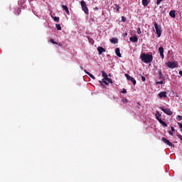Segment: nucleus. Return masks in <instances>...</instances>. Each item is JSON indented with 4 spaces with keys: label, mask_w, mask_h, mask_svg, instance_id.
Returning a JSON list of instances; mask_svg holds the SVG:
<instances>
[{
    "label": "nucleus",
    "mask_w": 182,
    "mask_h": 182,
    "mask_svg": "<svg viewBox=\"0 0 182 182\" xmlns=\"http://www.w3.org/2000/svg\"><path fill=\"white\" fill-rule=\"evenodd\" d=\"M21 9H18V11H17L18 15H19L21 14Z\"/></svg>",
    "instance_id": "79ce46f5"
},
{
    "label": "nucleus",
    "mask_w": 182,
    "mask_h": 182,
    "mask_svg": "<svg viewBox=\"0 0 182 182\" xmlns=\"http://www.w3.org/2000/svg\"><path fill=\"white\" fill-rule=\"evenodd\" d=\"M50 43H53L54 45H59V43H58V42L55 41V40L53 39H50Z\"/></svg>",
    "instance_id": "b1692460"
},
{
    "label": "nucleus",
    "mask_w": 182,
    "mask_h": 182,
    "mask_svg": "<svg viewBox=\"0 0 182 182\" xmlns=\"http://www.w3.org/2000/svg\"><path fill=\"white\" fill-rule=\"evenodd\" d=\"M55 26L58 29V31H62V27H60V24H55Z\"/></svg>",
    "instance_id": "393cba45"
},
{
    "label": "nucleus",
    "mask_w": 182,
    "mask_h": 182,
    "mask_svg": "<svg viewBox=\"0 0 182 182\" xmlns=\"http://www.w3.org/2000/svg\"><path fill=\"white\" fill-rule=\"evenodd\" d=\"M162 141L167 144L168 146H170V147H174V144L171 143L168 139L164 137L162 138Z\"/></svg>",
    "instance_id": "423d86ee"
},
{
    "label": "nucleus",
    "mask_w": 182,
    "mask_h": 182,
    "mask_svg": "<svg viewBox=\"0 0 182 182\" xmlns=\"http://www.w3.org/2000/svg\"><path fill=\"white\" fill-rule=\"evenodd\" d=\"M159 123L161 124H162V126H164V127H167V124L164 121H163V119L162 120H159Z\"/></svg>",
    "instance_id": "6ab92c4d"
},
{
    "label": "nucleus",
    "mask_w": 182,
    "mask_h": 182,
    "mask_svg": "<svg viewBox=\"0 0 182 182\" xmlns=\"http://www.w3.org/2000/svg\"><path fill=\"white\" fill-rule=\"evenodd\" d=\"M102 77H104V80H105L108 77H107V73H106L105 71H102Z\"/></svg>",
    "instance_id": "f3484780"
},
{
    "label": "nucleus",
    "mask_w": 182,
    "mask_h": 182,
    "mask_svg": "<svg viewBox=\"0 0 182 182\" xmlns=\"http://www.w3.org/2000/svg\"><path fill=\"white\" fill-rule=\"evenodd\" d=\"M100 85H101L102 86H105V85L106 86H107V85H109V82H107L106 80H105V79H102V81H100Z\"/></svg>",
    "instance_id": "4468645a"
},
{
    "label": "nucleus",
    "mask_w": 182,
    "mask_h": 182,
    "mask_svg": "<svg viewBox=\"0 0 182 182\" xmlns=\"http://www.w3.org/2000/svg\"><path fill=\"white\" fill-rule=\"evenodd\" d=\"M97 50L99 52V55H102L103 53L106 52V49L100 46L97 47Z\"/></svg>",
    "instance_id": "1a4fd4ad"
},
{
    "label": "nucleus",
    "mask_w": 182,
    "mask_h": 182,
    "mask_svg": "<svg viewBox=\"0 0 182 182\" xmlns=\"http://www.w3.org/2000/svg\"><path fill=\"white\" fill-rule=\"evenodd\" d=\"M137 33L139 35H140V33H141V31L140 30V28H139V30H137Z\"/></svg>",
    "instance_id": "ea45409f"
},
{
    "label": "nucleus",
    "mask_w": 182,
    "mask_h": 182,
    "mask_svg": "<svg viewBox=\"0 0 182 182\" xmlns=\"http://www.w3.org/2000/svg\"><path fill=\"white\" fill-rule=\"evenodd\" d=\"M62 8H63V9L66 12V14H68V15H69V9L66 6H65V5H63L62 6Z\"/></svg>",
    "instance_id": "dca6fc26"
},
{
    "label": "nucleus",
    "mask_w": 182,
    "mask_h": 182,
    "mask_svg": "<svg viewBox=\"0 0 182 182\" xmlns=\"http://www.w3.org/2000/svg\"><path fill=\"white\" fill-rule=\"evenodd\" d=\"M131 82H132L133 85H136V80L134 78H132Z\"/></svg>",
    "instance_id": "2f4dec72"
},
{
    "label": "nucleus",
    "mask_w": 182,
    "mask_h": 182,
    "mask_svg": "<svg viewBox=\"0 0 182 182\" xmlns=\"http://www.w3.org/2000/svg\"><path fill=\"white\" fill-rule=\"evenodd\" d=\"M122 103H128L129 102L127 101V98H126V97H123L122 99Z\"/></svg>",
    "instance_id": "a878e982"
},
{
    "label": "nucleus",
    "mask_w": 182,
    "mask_h": 182,
    "mask_svg": "<svg viewBox=\"0 0 182 182\" xmlns=\"http://www.w3.org/2000/svg\"><path fill=\"white\" fill-rule=\"evenodd\" d=\"M159 51L161 59H164V48L163 47H160L159 48Z\"/></svg>",
    "instance_id": "0eeeda50"
},
{
    "label": "nucleus",
    "mask_w": 182,
    "mask_h": 182,
    "mask_svg": "<svg viewBox=\"0 0 182 182\" xmlns=\"http://www.w3.org/2000/svg\"><path fill=\"white\" fill-rule=\"evenodd\" d=\"M115 9H116V11H119V9H120V6H116V8H115Z\"/></svg>",
    "instance_id": "c9c22d12"
},
{
    "label": "nucleus",
    "mask_w": 182,
    "mask_h": 182,
    "mask_svg": "<svg viewBox=\"0 0 182 182\" xmlns=\"http://www.w3.org/2000/svg\"><path fill=\"white\" fill-rule=\"evenodd\" d=\"M163 0H156V5H160Z\"/></svg>",
    "instance_id": "c756f323"
},
{
    "label": "nucleus",
    "mask_w": 182,
    "mask_h": 182,
    "mask_svg": "<svg viewBox=\"0 0 182 182\" xmlns=\"http://www.w3.org/2000/svg\"><path fill=\"white\" fill-rule=\"evenodd\" d=\"M169 15L171 18H176V11L174 10L171 11Z\"/></svg>",
    "instance_id": "2eb2a0df"
},
{
    "label": "nucleus",
    "mask_w": 182,
    "mask_h": 182,
    "mask_svg": "<svg viewBox=\"0 0 182 182\" xmlns=\"http://www.w3.org/2000/svg\"><path fill=\"white\" fill-rule=\"evenodd\" d=\"M125 77H127V80H132L133 77L130 76L129 74H125Z\"/></svg>",
    "instance_id": "4be33fe9"
},
{
    "label": "nucleus",
    "mask_w": 182,
    "mask_h": 182,
    "mask_svg": "<svg viewBox=\"0 0 182 182\" xmlns=\"http://www.w3.org/2000/svg\"><path fill=\"white\" fill-rule=\"evenodd\" d=\"M164 81H158L156 82V85H164Z\"/></svg>",
    "instance_id": "c85d7f7f"
},
{
    "label": "nucleus",
    "mask_w": 182,
    "mask_h": 182,
    "mask_svg": "<svg viewBox=\"0 0 182 182\" xmlns=\"http://www.w3.org/2000/svg\"><path fill=\"white\" fill-rule=\"evenodd\" d=\"M122 93H127V90H126V89H122Z\"/></svg>",
    "instance_id": "72a5a7b5"
},
{
    "label": "nucleus",
    "mask_w": 182,
    "mask_h": 182,
    "mask_svg": "<svg viewBox=\"0 0 182 182\" xmlns=\"http://www.w3.org/2000/svg\"><path fill=\"white\" fill-rule=\"evenodd\" d=\"M111 43H117L118 41L117 38H113L110 40Z\"/></svg>",
    "instance_id": "aec40b11"
},
{
    "label": "nucleus",
    "mask_w": 182,
    "mask_h": 182,
    "mask_svg": "<svg viewBox=\"0 0 182 182\" xmlns=\"http://www.w3.org/2000/svg\"><path fill=\"white\" fill-rule=\"evenodd\" d=\"M80 4H81L82 11L85 12V14H86V15H89V9L87 8V6L86 5V2H85V1L82 0L80 2Z\"/></svg>",
    "instance_id": "7ed1b4c3"
},
{
    "label": "nucleus",
    "mask_w": 182,
    "mask_h": 182,
    "mask_svg": "<svg viewBox=\"0 0 182 182\" xmlns=\"http://www.w3.org/2000/svg\"><path fill=\"white\" fill-rule=\"evenodd\" d=\"M171 132H176V129L173 128V127H171Z\"/></svg>",
    "instance_id": "4c0bfd02"
},
{
    "label": "nucleus",
    "mask_w": 182,
    "mask_h": 182,
    "mask_svg": "<svg viewBox=\"0 0 182 182\" xmlns=\"http://www.w3.org/2000/svg\"><path fill=\"white\" fill-rule=\"evenodd\" d=\"M140 59L144 63H151V62H153V55L142 53L140 55Z\"/></svg>",
    "instance_id": "f257e3e1"
},
{
    "label": "nucleus",
    "mask_w": 182,
    "mask_h": 182,
    "mask_svg": "<svg viewBox=\"0 0 182 182\" xmlns=\"http://www.w3.org/2000/svg\"><path fill=\"white\" fill-rule=\"evenodd\" d=\"M176 119L180 122V121L182 120V116L178 115V116L176 117Z\"/></svg>",
    "instance_id": "cd10ccee"
},
{
    "label": "nucleus",
    "mask_w": 182,
    "mask_h": 182,
    "mask_svg": "<svg viewBox=\"0 0 182 182\" xmlns=\"http://www.w3.org/2000/svg\"><path fill=\"white\" fill-rule=\"evenodd\" d=\"M82 70H83V68H81Z\"/></svg>",
    "instance_id": "a18cd8bd"
},
{
    "label": "nucleus",
    "mask_w": 182,
    "mask_h": 182,
    "mask_svg": "<svg viewBox=\"0 0 182 182\" xmlns=\"http://www.w3.org/2000/svg\"><path fill=\"white\" fill-rule=\"evenodd\" d=\"M115 53L118 58H122V54L120 53V48H117L115 50Z\"/></svg>",
    "instance_id": "ddd939ff"
},
{
    "label": "nucleus",
    "mask_w": 182,
    "mask_h": 182,
    "mask_svg": "<svg viewBox=\"0 0 182 182\" xmlns=\"http://www.w3.org/2000/svg\"><path fill=\"white\" fill-rule=\"evenodd\" d=\"M129 41H130L131 42H133V43H136V42H138L139 38H137L136 36L130 37Z\"/></svg>",
    "instance_id": "9b49d317"
},
{
    "label": "nucleus",
    "mask_w": 182,
    "mask_h": 182,
    "mask_svg": "<svg viewBox=\"0 0 182 182\" xmlns=\"http://www.w3.org/2000/svg\"><path fill=\"white\" fill-rule=\"evenodd\" d=\"M177 136L178 137V139H180V140L182 141V135L178 134L177 135Z\"/></svg>",
    "instance_id": "58836bf2"
},
{
    "label": "nucleus",
    "mask_w": 182,
    "mask_h": 182,
    "mask_svg": "<svg viewBox=\"0 0 182 182\" xmlns=\"http://www.w3.org/2000/svg\"><path fill=\"white\" fill-rule=\"evenodd\" d=\"M180 76H182V71H179Z\"/></svg>",
    "instance_id": "37998d69"
},
{
    "label": "nucleus",
    "mask_w": 182,
    "mask_h": 182,
    "mask_svg": "<svg viewBox=\"0 0 182 182\" xmlns=\"http://www.w3.org/2000/svg\"><path fill=\"white\" fill-rule=\"evenodd\" d=\"M154 28L156 29V33L158 36V38H160L161 36V26H159L157 23H154Z\"/></svg>",
    "instance_id": "f03ea898"
},
{
    "label": "nucleus",
    "mask_w": 182,
    "mask_h": 182,
    "mask_svg": "<svg viewBox=\"0 0 182 182\" xmlns=\"http://www.w3.org/2000/svg\"><path fill=\"white\" fill-rule=\"evenodd\" d=\"M142 5L147 6L149 5V1L147 0H142Z\"/></svg>",
    "instance_id": "412c9836"
},
{
    "label": "nucleus",
    "mask_w": 182,
    "mask_h": 182,
    "mask_svg": "<svg viewBox=\"0 0 182 182\" xmlns=\"http://www.w3.org/2000/svg\"><path fill=\"white\" fill-rule=\"evenodd\" d=\"M122 22H126V17L122 16Z\"/></svg>",
    "instance_id": "473e14b6"
},
{
    "label": "nucleus",
    "mask_w": 182,
    "mask_h": 182,
    "mask_svg": "<svg viewBox=\"0 0 182 182\" xmlns=\"http://www.w3.org/2000/svg\"><path fill=\"white\" fill-rule=\"evenodd\" d=\"M178 125L179 126L180 129H182V123L178 122Z\"/></svg>",
    "instance_id": "f704fd0d"
},
{
    "label": "nucleus",
    "mask_w": 182,
    "mask_h": 182,
    "mask_svg": "<svg viewBox=\"0 0 182 182\" xmlns=\"http://www.w3.org/2000/svg\"><path fill=\"white\" fill-rule=\"evenodd\" d=\"M166 65L170 69H176V68H178V64H177V63L176 62L168 61V63H166Z\"/></svg>",
    "instance_id": "20e7f679"
},
{
    "label": "nucleus",
    "mask_w": 182,
    "mask_h": 182,
    "mask_svg": "<svg viewBox=\"0 0 182 182\" xmlns=\"http://www.w3.org/2000/svg\"><path fill=\"white\" fill-rule=\"evenodd\" d=\"M88 41L90 43H92V42H93V40L89 37H88Z\"/></svg>",
    "instance_id": "e433bc0d"
},
{
    "label": "nucleus",
    "mask_w": 182,
    "mask_h": 182,
    "mask_svg": "<svg viewBox=\"0 0 182 182\" xmlns=\"http://www.w3.org/2000/svg\"><path fill=\"white\" fill-rule=\"evenodd\" d=\"M168 133H169V134L171 135V136H173L174 134L173 133V132H171V131H168Z\"/></svg>",
    "instance_id": "a19ab883"
},
{
    "label": "nucleus",
    "mask_w": 182,
    "mask_h": 182,
    "mask_svg": "<svg viewBox=\"0 0 182 182\" xmlns=\"http://www.w3.org/2000/svg\"><path fill=\"white\" fill-rule=\"evenodd\" d=\"M124 35H125V36H127V33H125Z\"/></svg>",
    "instance_id": "c03bdc74"
},
{
    "label": "nucleus",
    "mask_w": 182,
    "mask_h": 182,
    "mask_svg": "<svg viewBox=\"0 0 182 182\" xmlns=\"http://www.w3.org/2000/svg\"><path fill=\"white\" fill-rule=\"evenodd\" d=\"M159 99H163V97H167V92H161L158 95Z\"/></svg>",
    "instance_id": "6e6552de"
},
{
    "label": "nucleus",
    "mask_w": 182,
    "mask_h": 182,
    "mask_svg": "<svg viewBox=\"0 0 182 182\" xmlns=\"http://www.w3.org/2000/svg\"><path fill=\"white\" fill-rule=\"evenodd\" d=\"M142 82H146V77L141 75Z\"/></svg>",
    "instance_id": "7c9ffc66"
},
{
    "label": "nucleus",
    "mask_w": 182,
    "mask_h": 182,
    "mask_svg": "<svg viewBox=\"0 0 182 182\" xmlns=\"http://www.w3.org/2000/svg\"><path fill=\"white\" fill-rule=\"evenodd\" d=\"M159 109L165 113V114H168V116H171L173 114V112H171V109L169 108H164L163 107H160Z\"/></svg>",
    "instance_id": "39448f33"
},
{
    "label": "nucleus",
    "mask_w": 182,
    "mask_h": 182,
    "mask_svg": "<svg viewBox=\"0 0 182 182\" xmlns=\"http://www.w3.org/2000/svg\"><path fill=\"white\" fill-rule=\"evenodd\" d=\"M51 18L53 19L55 22H59V17L51 16Z\"/></svg>",
    "instance_id": "5701e85b"
},
{
    "label": "nucleus",
    "mask_w": 182,
    "mask_h": 182,
    "mask_svg": "<svg viewBox=\"0 0 182 182\" xmlns=\"http://www.w3.org/2000/svg\"><path fill=\"white\" fill-rule=\"evenodd\" d=\"M84 72H85V73H86V75L90 76V77H91V79H93V80H95V79H96V77H95V75H93L92 73H89L87 70H84Z\"/></svg>",
    "instance_id": "9d476101"
},
{
    "label": "nucleus",
    "mask_w": 182,
    "mask_h": 182,
    "mask_svg": "<svg viewBox=\"0 0 182 182\" xmlns=\"http://www.w3.org/2000/svg\"><path fill=\"white\" fill-rule=\"evenodd\" d=\"M156 119L158 120V122H160V120H162L161 114H160V112L159 111H156Z\"/></svg>",
    "instance_id": "f8f14e48"
},
{
    "label": "nucleus",
    "mask_w": 182,
    "mask_h": 182,
    "mask_svg": "<svg viewBox=\"0 0 182 182\" xmlns=\"http://www.w3.org/2000/svg\"><path fill=\"white\" fill-rule=\"evenodd\" d=\"M159 75V79H164V77L163 76V73H161V70H159L158 71Z\"/></svg>",
    "instance_id": "a211bd4d"
},
{
    "label": "nucleus",
    "mask_w": 182,
    "mask_h": 182,
    "mask_svg": "<svg viewBox=\"0 0 182 182\" xmlns=\"http://www.w3.org/2000/svg\"><path fill=\"white\" fill-rule=\"evenodd\" d=\"M107 82L109 83H113V81L112 80V78H109L108 77L106 78Z\"/></svg>",
    "instance_id": "bb28decb"
}]
</instances>
